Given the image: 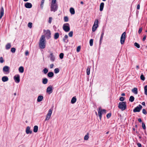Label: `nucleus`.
<instances>
[{"mask_svg": "<svg viewBox=\"0 0 147 147\" xmlns=\"http://www.w3.org/2000/svg\"><path fill=\"white\" fill-rule=\"evenodd\" d=\"M4 61V60L3 58L2 57H0V63H3Z\"/></svg>", "mask_w": 147, "mask_h": 147, "instance_id": "3c124183", "label": "nucleus"}, {"mask_svg": "<svg viewBox=\"0 0 147 147\" xmlns=\"http://www.w3.org/2000/svg\"><path fill=\"white\" fill-rule=\"evenodd\" d=\"M104 33V31L102 30L101 32V34L100 37H103Z\"/></svg>", "mask_w": 147, "mask_h": 147, "instance_id": "bf43d9fd", "label": "nucleus"}, {"mask_svg": "<svg viewBox=\"0 0 147 147\" xmlns=\"http://www.w3.org/2000/svg\"><path fill=\"white\" fill-rule=\"evenodd\" d=\"M98 27V21L96 19L95 20L94 25L92 28V31L93 32H95L97 28Z\"/></svg>", "mask_w": 147, "mask_h": 147, "instance_id": "39448f33", "label": "nucleus"}, {"mask_svg": "<svg viewBox=\"0 0 147 147\" xmlns=\"http://www.w3.org/2000/svg\"><path fill=\"white\" fill-rule=\"evenodd\" d=\"M103 37H100V42H99V44L100 45H101L102 43V40Z\"/></svg>", "mask_w": 147, "mask_h": 147, "instance_id": "13d9d810", "label": "nucleus"}, {"mask_svg": "<svg viewBox=\"0 0 147 147\" xmlns=\"http://www.w3.org/2000/svg\"><path fill=\"white\" fill-rule=\"evenodd\" d=\"M48 80L46 78H44L42 79V83L43 84H47L48 82Z\"/></svg>", "mask_w": 147, "mask_h": 147, "instance_id": "4be33fe9", "label": "nucleus"}, {"mask_svg": "<svg viewBox=\"0 0 147 147\" xmlns=\"http://www.w3.org/2000/svg\"><path fill=\"white\" fill-rule=\"evenodd\" d=\"M140 79L144 81L145 79V78L143 74H142L140 76Z\"/></svg>", "mask_w": 147, "mask_h": 147, "instance_id": "c03bdc74", "label": "nucleus"}, {"mask_svg": "<svg viewBox=\"0 0 147 147\" xmlns=\"http://www.w3.org/2000/svg\"><path fill=\"white\" fill-rule=\"evenodd\" d=\"M52 18V17H49V23L51 24V22Z\"/></svg>", "mask_w": 147, "mask_h": 147, "instance_id": "4d7b16f0", "label": "nucleus"}, {"mask_svg": "<svg viewBox=\"0 0 147 147\" xmlns=\"http://www.w3.org/2000/svg\"><path fill=\"white\" fill-rule=\"evenodd\" d=\"M59 36V34L58 32L55 33L54 35V38L55 39H57Z\"/></svg>", "mask_w": 147, "mask_h": 147, "instance_id": "a878e982", "label": "nucleus"}, {"mask_svg": "<svg viewBox=\"0 0 147 147\" xmlns=\"http://www.w3.org/2000/svg\"><path fill=\"white\" fill-rule=\"evenodd\" d=\"M68 38V36L67 35H66L63 38V41L65 42L66 43H67L69 42V40L67 39Z\"/></svg>", "mask_w": 147, "mask_h": 147, "instance_id": "f3484780", "label": "nucleus"}, {"mask_svg": "<svg viewBox=\"0 0 147 147\" xmlns=\"http://www.w3.org/2000/svg\"><path fill=\"white\" fill-rule=\"evenodd\" d=\"M126 102L125 101L119 102L118 107L122 111L125 110L127 108Z\"/></svg>", "mask_w": 147, "mask_h": 147, "instance_id": "f03ea898", "label": "nucleus"}, {"mask_svg": "<svg viewBox=\"0 0 147 147\" xmlns=\"http://www.w3.org/2000/svg\"><path fill=\"white\" fill-rule=\"evenodd\" d=\"M142 104L143 105H144L145 106H146L145 105V103L144 102H143L142 103Z\"/></svg>", "mask_w": 147, "mask_h": 147, "instance_id": "338daca9", "label": "nucleus"}, {"mask_svg": "<svg viewBox=\"0 0 147 147\" xmlns=\"http://www.w3.org/2000/svg\"><path fill=\"white\" fill-rule=\"evenodd\" d=\"M76 96H74L72 98L71 100V102L72 104L74 103L76 101Z\"/></svg>", "mask_w": 147, "mask_h": 147, "instance_id": "393cba45", "label": "nucleus"}, {"mask_svg": "<svg viewBox=\"0 0 147 147\" xmlns=\"http://www.w3.org/2000/svg\"><path fill=\"white\" fill-rule=\"evenodd\" d=\"M142 127L144 129H146V127L145 125L143 122L142 123Z\"/></svg>", "mask_w": 147, "mask_h": 147, "instance_id": "a18cd8bd", "label": "nucleus"}, {"mask_svg": "<svg viewBox=\"0 0 147 147\" xmlns=\"http://www.w3.org/2000/svg\"><path fill=\"white\" fill-rule=\"evenodd\" d=\"M19 71L21 73H22L24 71V68L22 66H20L19 67Z\"/></svg>", "mask_w": 147, "mask_h": 147, "instance_id": "cd10ccee", "label": "nucleus"}, {"mask_svg": "<svg viewBox=\"0 0 147 147\" xmlns=\"http://www.w3.org/2000/svg\"><path fill=\"white\" fill-rule=\"evenodd\" d=\"M64 20L65 22H67L69 20L67 16H65L64 17Z\"/></svg>", "mask_w": 147, "mask_h": 147, "instance_id": "a19ab883", "label": "nucleus"}, {"mask_svg": "<svg viewBox=\"0 0 147 147\" xmlns=\"http://www.w3.org/2000/svg\"><path fill=\"white\" fill-rule=\"evenodd\" d=\"M137 145L139 147H142V145L140 143H138Z\"/></svg>", "mask_w": 147, "mask_h": 147, "instance_id": "0e129e2a", "label": "nucleus"}, {"mask_svg": "<svg viewBox=\"0 0 147 147\" xmlns=\"http://www.w3.org/2000/svg\"><path fill=\"white\" fill-rule=\"evenodd\" d=\"M46 39L45 38V36L42 35L41 36L39 41V47L40 49H43L46 46L45 44Z\"/></svg>", "mask_w": 147, "mask_h": 147, "instance_id": "f257e3e1", "label": "nucleus"}, {"mask_svg": "<svg viewBox=\"0 0 147 147\" xmlns=\"http://www.w3.org/2000/svg\"><path fill=\"white\" fill-rule=\"evenodd\" d=\"M124 99H125V98H124V97H121L120 98L119 100L120 101H123L124 100Z\"/></svg>", "mask_w": 147, "mask_h": 147, "instance_id": "603ef678", "label": "nucleus"}, {"mask_svg": "<svg viewBox=\"0 0 147 147\" xmlns=\"http://www.w3.org/2000/svg\"><path fill=\"white\" fill-rule=\"evenodd\" d=\"M146 35H145V36H144L142 40L143 41H145V40H146Z\"/></svg>", "mask_w": 147, "mask_h": 147, "instance_id": "e2e57ef3", "label": "nucleus"}, {"mask_svg": "<svg viewBox=\"0 0 147 147\" xmlns=\"http://www.w3.org/2000/svg\"><path fill=\"white\" fill-rule=\"evenodd\" d=\"M89 138V136L88 134L86 135L84 137V139L85 140H87Z\"/></svg>", "mask_w": 147, "mask_h": 147, "instance_id": "de8ad7c7", "label": "nucleus"}, {"mask_svg": "<svg viewBox=\"0 0 147 147\" xmlns=\"http://www.w3.org/2000/svg\"><path fill=\"white\" fill-rule=\"evenodd\" d=\"M93 39H91L90 40V45L91 46H92L93 45Z\"/></svg>", "mask_w": 147, "mask_h": 147, "instance_id": "79ce46f5", "label": "nucleus"}, {"mask_svg": "<svg viewBox=\"0 0 147 147\" xmlns=\"http://www.w3.org/2000/svg\"><path fill=\"white\" fill-rule=\"evenodd\" d=\"M48 69L47 68H45L43 70V72L45 74H46L48 72Z\"/></svg>", "mask_w": 147, "mask_h": 147, "instance_id": "72a5a7b5", "label": "nucleus"}, {"mask_svg": "<svg viewBox=\"0 0 147 147\" xmlns=\"http://www.w3.org/2000/svg\"><path fill=\"white\" fill-rule=\"evenodd\" d=\"M125 39L123 38H121V40H120V42L121 44L123 45L124 44L125 41Z\"/></svg>", "mask_w": 147, "mask_h": 147, "instance_id": "473e14b6", "label": "nucleus"}, {"mask_svg": "<svg viewBox=\"0 0 147 147\" xmlns=\"http://www.w3.org/2000/svg\"><path fill=\"white\" fill-rule=\"evenodd\" d=\"M54 66V65L53 64H51L50 65V67L51 69Z\"/></svg>", "mask_w": 147, "mask_h": 147, "instance_id": "052dcab7", "label": "nucleus"}, {"mask_svg": "<svg viewBox=\"0 0 147 147\" xmlns=\"http://www.w3.org/2000/svg\"><path fill=\"white\" fill-rule=\"evenodd\" d=\"M111 113H109L107 114V119L109 118L111 116Z\"/></svg>", "mask_w": 147, "mask_h": 147, "instance_id": "8fccbe9b", "label": "nucleus"}, {"mask_svg": "<svg viewBox=\"0 0 147 147\" xmlns=\"http://www.w3.org/2000/svg\"><path fill=\"white\" fill-rule=\"evenodd\" d=\"M73 32L72 31H70L68 34L69 36L70 37H72L73 36Z\"/></svg>", "mask_w": 147, "mask_h": 147, "instance_id": "37998d69", "label": "nucleus"}, {"mask_svg": "<svg viewBox=\"0 0 147 147\" xmlns=\"http://www.w3.org/2000/svg\"><path fill=\"white\" fill-rule=\"evenodd\" d=\"M80 49H81L80 46H78L77 47V52H79L80 51Z\"/></svg>", "mask_w": 147, "mask_h": 147, "instance_id": "6e6d98bb", "label": "nucleus"}, {"mask_svg": "<svg viewBox=\"0 0 147 147\" xmlns=\"http://www.w3.org/2000/svg\"><path fill=\"white\" fill-rule=\"evenodd\" d=\"M138 121L139 122H142V119L141 118H139L138 119Z\"/></svg>", "mask_w": 147, "mask_h": 147, "instance_id": "774afa93", "label": "nucleus"}, {"mask_svg": "<svg viewBox=\"0 0 147 147\" xmlns=\"http://www.w3.org/2000/svg\"><path fill=\"white\" fill-rule=\"evenodd\" d=\"M140 9V5L139 4H138L137 6V9Z\"/></svg>", "mask_w": 147, "mask_h": 147, "instance_id": "680f3d73", "label": "nucleus"}, {"mask_svg": "<svg viewBox=\"0 0 147 147\" xmlns=\"http://www.w3.org/2000/svg\"><path fill=\"white\" fill-rule=\"evenodd\" d=\"M24 6L27 8H30L32 7V5L30 3L27 2L24 4Z\"/></svg>", "mask_w": 147, "mask_h": 147, "instance_id": "4468645a", "label": "nucleus"}, {"mask_svg": "<svg viewBox=\"0 0 147 147\" xmlns=\"http://www.w3.org/2000/svg\"><path fill=\"white\" fill-rule=\"evenodd\" d=\"M104 3L102 2L101 3L100 6V11H102L104 8Z\"/></svg>", "mask_w": 147, "mask_h": 147, "instance_id": "412c9836", "label": "nucleus"}, {"mask_svg": "<svg viewBox=\"0 0 147 147\" xmlns=\"http://www.w3.org/2000/svg\"><path fill=\"white\" fill-rule=\"evenodd\" d=\"M32 23L31 22H29L28 24V26L30 28H32Z\"/></svg>", "mask_w": 147, "mask_h": 147, "instance_id": "09e8293b", "label": "nucleus"}, {"mask_svg": "<svg viewBox=\"0 0 147 147\" xmlns=\"http://www.w3.org/2000/svg\"><path fill=\"white\" fill-rule=\"evenodd\" d=\"M44 32H46L44 35L45 37H46L47 39H49L51 38V33L49 30H44Z\"/></svg>", "mask_w": 147, "mask_h": 147, "instance_id": "20e7f679", "label": "nucleus"}, {"mask_svg": "<svg viewBox=\"0 0 147 147\" xmlns=\"http://www.w3.org/2000/svg\"><path fill=\"white\" fill-rule=\"evenodd\" d=\"M38 127L37 125H35L34 126L33 129V131L34 132H37L38 130Z\"/></svg>", "mask_w": 147, "mask_h": 147, "instance_id": "c756f323", "label": "nucleus"}, {"mask_svg": "<svg viewBox=\"0 0 147 147\" xmlns=\"http://www.w3.org/2000/svg\"><path fill=\"white\" fill-rule=\"evenodd\" d=\"M54 74L53 72H49L47 74V76L49 78H52Z\"/></svg>", "mask_w": 147, "mask_h": 147, "instance_id": "b1692460", "label": "nucleus"}, {"mask_svg": "<svg viewBox=\"0 0 147 147\" xmlns=\"http://www.w3.org/2000/svg\"><path fill=\"white\" fill-rule=\"evenodd\" d=\"M144 90L145 94L147 95V85H146L144 86Z\"/></svg>", "mask_w": 147, "mask_h": 147, "instance_id": "c9c22d12", "label": "nucleus"}, {"mask_svg": "<svg viewBox=\"0 0 147 147\" xmlns=\"http://www.w3.org/2000/svg\"><path fill=\"white\" fill-rule=\"evenodd\" d=\"M98 116L99 117L100 119H101L102 118V114H105L106 113V110L104 109H102L101 107H99L98 110Z\"/></svg>", "mask_w": 147, "mask_h": 147, "instance_id": "7ed1b4c3", "label": "nucleus"}, {"mask_svg": "<svg viewBox=\"0 0 147 147\" xmlns=\"http://www.w3.org/2000/svg\"><path fill=\"white\" fill-rule=\"evenodd\" d=\"M9 67L7 66H5L3 68V71L4 72L9 73Z\"/></svg>", "mask_w": 147, "mask_h": 147, "instance_id": "f8f14e48", "label": "nucleus"}, {"mask_svg": "<svg viewBox=\"0 0 147 147\" xmlns=\"http://www.w3.org/2000/svg\"><path fill=\"white\" fill-rule=\"evenodd\" d=\"M13 79L16 83H19L20 81V75L19 74L15 75L13 77Z\"/></svg>", "mask_w": 147, "mask_h": 147, "instance_id": "1a4fd4ad", "label": "nucleus"}, {"mask_svg": "<svg viewBox=\"0 0 147 147\" xmlns=\"http://www.w3.org/2000/svg\"><path fill=\"white\" fill-rule=\"evenodd\" d=\"M52 110L51 109H50L49 110L48 112L46 115V117L45 119V121L49 120L51 116V115L52 114Z\"/></svg>", "mask_w": 147, "mask_h": 147, "instance_id": "9d476101", "label": "nucleus"}, {"mask_svg": "<svg viewBox=\"0 0 147 147\" xmlns=\"http://www.w3.org/2000/svg\"><path fill=\"white\" fill-rule=\"evenodd\" d=\"M125 35H126V33L125 32H124L123 33L122 35H121V38H123L125 39Z\"/></svg>", "mask_w": 147, "mask_h": 147, "instance_id": "f704fd0d", "label": "nucleus"}, {"mask_svg": "<svg viewBox=\"0 0 147 147\" xmlns=\"http://www.w3.org/2000/svg\"><path fill=\"white\" fill-rule=\"evenodd\" d=\"M43 98V97L42 96H39L38 97L37 101L38 102H40L42 100Z\"/></svg>", "mask_w": 147, "mask_h": 147, "instance_id": "6ab92c4d", "label": "nucleus"}, {"mask_svg": "<svg viewBox=\"0 0 147 147\" xmlns=\"http://www.w3.org/2000/svg\"><path fill=\"white\" fill-rule=\"evenodd\" d=\"M134 45L138 48H139L140 47V45L137 42H135L134 43Z\"/></svg>", "mask_w": 147, "mask_h": 147, "instance_id": "58836bf2", "label": "nucleus"}, {"mask_svg": "<svg viewBox=\"0 0 147 147\" xmlns=\"http://www.w3.org/2000/svg\"><path fill=\"white\" fill-rule=\"evenodd\" d=\"M16 51V49L14 47H12L11 49V51L13 53H15Z\"/></svg>", "mask_w": 147, "mask_h": 147, "instance_id": "ea45409f", "label": "nucleus"}, {"mask_svg": "<svg viewBox=\"0 0 147 147\" xmlns=\"http://www.w3.org/2000/svg\"><path fill=\"white\" fill-rule=\"evenodd\" d=\"M70 12L71 14H74L75 13L74 9L73 7H71L70 8Z\"/></svg>", "mask_w": 147, "mask_h": 147, "instance_id": "bb28decb", "label": "nucleus"}, {"mask_svg": "<svg viewBox=\"0 0 147 147\" xmlns=\"http://www.w3.org/2000/svg\"><path fill=\"white\" fill-rule=\"evenodd\" d=\"M45 0H42L41 1V3L40 4V7L41 9H42L43 7L44 3L45 2Z\"/></svg>", "mask_w": 147, "mask_h": 147, "instance_id": "2f4dec72", "label": "nucleus"}, {"mask_svg": "<svg viewBox=\"0 0 147 147\" xmlns=\"http://www.w3.org/2000/svg\"><path fill=\"white\" fill-rule=\"evenodd\" d=\"M47 93H48L49 94H51L53 92V88L52 86H48L46 90Z\"/></svg>", "mask_w": 147, "mask_h": 147, "instance_id": "9b49d317", "label": "nucleus"}, {"mask_svg": "<svg viewBox=\"0 0 147 147\" xmlns=\"http://www.w3.org/2000/svg\"><path fill=\"white\" fill-rule=\"evenodd\" d=\"M57 0H52L51 5L57 4L56 3Z\"/></svg>", "mask_w": 147, "mask_h": 147, "instance_id": "4c0bfd02", "label": "nucleus"}, {"mask_svg": "<svg viewBox=\"0 0 147 147\" xmlns=\"http://www.w3.org/2000/svg\"><path fill=\"white\" fill-rule=\"evenodd\" d=\"M142 27H141L139 28V30L138 31V33L139 34H140L142 31Z\"/></svg>", "mask_w": 147, "mask_h": 147, "instance_id": "864d4df0", "label": "nucleus"}, {"mask_svg": "<svg viewBox=\"0 0 147 147\" xmlns=\"http://www.w3.org/2000/svg\"><path fill=\"white\" fill-rule=\"evenodd\" d=\"M4 9L3 7H1V8L0 10V19H1L4 15Z\"/></svg>", "mask_w": 147, "mask_h": 147, "instance_id": "ddd939ff", "label": "nucleus"}, {"mask_svg": "<svg viewBox=\"0 0 147 147\" xmlns=\"http://www.w3.org/2000/svg\"><path fill=\"white\" fill-rule=\"evenodd\" d=\"M142 113L144 115H146L147 113V112L145 109H143Z\"/></svg>", "mask_w": 147, "mask_h": 147, "instance_id": "5fc2aeb1", "label": "nucleus"}, {"mask_svg": "<svg viewBox=\"0 0 147 147\" xmlns=\"http://www.w3.org/2000/svg\"><path fill=\"white\" fill-rule=\"evenodd\" d=\"M2 80L3 82H6L8 81V78L7 76H4L2 77Z\"/></svg>", "mask_w": 147, "mask_h": 147, "instance_id": "aec40b11", "label": "nucleus"}, {"mask_svg": "<svg viewBox=\"0 0 147 147\" xmlns=\"http://www.w3.org/2000/svg\"><path fill=\"white\" fill-rule=\"evenodd\" d=\"M131 91L132 92L135 94H137L138 93V89L136 88H134L132 89Z\"/></svg>", "mask_w": 147, "mask_h": 147, "instance_id": "a211bd4d", "label": "nucleus"}, {"mask_svg": "<svg viewBox=\"0 0 147 147\" xmlns=\"http://www.w3.org/2000/svg\"><path fill=\"white\" fill-rule=\"evenodd\" d=\"M54 73L55 74H57L59 71V70L58 68H55L54 70Z\"/></svg>", "mask_w": 147, "mask_h": 147, "instance_id": "e433bc0d", "label": "nucleus"}, {"mask_svg": "<svg viewBox=\"0 0 147 147\" xmlns=\"http://www.w3.org/2000/svg\"><path fill=\"white\" fill-rule=\"evenodd\" d=\"M91 68L90 66H88L87 68L86 69V74L87 75H89L90 74V69Z\"/></svg>", "mask_w": 147, "mask_h": 147, "instance_id": "c85d7f7f", "label": "nucleus"}, {"mask_svg": "<svg viewBox=\"0 0 147 147\" xmlns=\"http://www.w3.org/2000/svg\"><path fill=\"white\" fill-rule=\"evenodd\" d=\"M63 30L66 32H69L70 30L69 25L68 23H65L63 26Z\"/></svg>", "mask_w": 147, "mask_h": 147, "instance_id": "423d86ee", "label": "nucleus"}, {"mask_svg": "<svg viewBox=\"0 0 147 147\" xmlns=\"http://www.w3.org/2000/svg\"><path fill=\"white\" fill-rule=\"evenodd\" d=\"M26 133L27 134H32V131L30 130V127L29 126H28L27 127L26 129Z\"/></svg>", "mask_w": 147, "mask_h": 147, "instance_id": "2eb2a0df", "label": "nucleus"}, {"mask_svg": "<svg viewBox=\"0 0 147 147\" xmlns=\"http://www.w3.org/2000/svg\"><path fill=\"white\" fill-rule=\"evenodd\" d=\"M142 107V105H139L138 106L136 107L133 109V112L134 113L140 112Z\"/></svg>", "mask_w": 147, "mask_h": 147, "instance_id": "6e6552de", "label": "nucleus"}, {"mask_svg": "<svg viewBox=\"0 0 147 147\" xmlns=\"http://www.w3.org/2000/svg\"><path fill=\"white\" fill-rule=\"evenodd\" d=\"M29 54V53L28 51H26L25 53V55H27Z\"/></svg>", "mask_w": 147, "mask_h": 147, "instance_id": "69168bd1", "label": "nucleus"}, {"mask_svg": "<svg viewBox=\"0 0 147 147\" xmlns=\"http://www.w3.org/2000/svg\"><path fill=\"white\" fill-rule=\"evenodd\" d=\"M49 57L50 58V60L52 61H54L55 60V58L54 55L52 53H51L50 54Z\"/></svg>", "mask_w": 147, "mask_h": 147, "instance_id": "dca6fc26", "label": "nucleus"}, {"mask_svg": "<svg viewBox=\"0 0 147 147\" xmlns=\"http://www.w3.org/2000/svg\"><path fill=\"white\" fill-rule=\"evenodd\" d=\"M64 54L63 53H61L59 55V57L61 59H62L63 57Z\"/></svg>", "mask_w": 147, "mask_h": 147, "instance_id": "49530a36", "label": "nucleus"}, {"mask_svg": "<svg viewBox=\"0 0 147 147\" xmlns=\"http://www.w3.org/2000/svg\"><path fill=\"white\" fill-rule=\"evenodd\" d=\"M134 100V97L132 96H131L130 97V98L129 99V101L131 102H133Z\"/></svg>", "mask_w": 147, "mask_h": 147, "instance_id": "7c9ffc66", "label": "nucleus"}, {"mask_svg": "<svg viewBox=\"0 0 147 147\" xmlns=\"http://www.w3.org/2000/svg\"><path fill=\"white\" fill-rule=\"evenodd\" d=\"M58 8L57 4L51 5L50 10L51 11H53L54 12L57 11Z\"/></svg>", "mask_w": 147, "mask_h": 147, "instance_id": "0eeeda50", "label": "nucleus"}, {"mask_svg": "<svg viewBox=\"0 0 147 147\" xmlns=\"http://www.w3.org/2000/svg\"><path fill=\"white\" fill-rule=\"evenodd\" d=\"M11 47V45L10 43H8L5 46V49L7 50L10 49Z\"/></svg>", "mask_w": 147, "mask_h": 147, "instance_id": "5701e85b", "label": "nucleus"}]
</instances>
